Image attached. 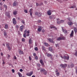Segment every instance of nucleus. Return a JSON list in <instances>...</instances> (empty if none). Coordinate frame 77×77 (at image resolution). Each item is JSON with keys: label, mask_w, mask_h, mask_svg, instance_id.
Masks as SVG:
<instances>
[{"label": "nucleus", "mask_w": 77, "mask_h": 77, "mask_svg": "<svg viewBox=\"0 0 77 77\" xmlns=\"http://www.w3.org/2000/svg\"><path fill=\"white\" fill-rule=\"evenodd\" d=\"M32 14H33V11H32V12H30V14L31 17H32Z\"/></svg>", "instance_id": "nucleus-41"}, {"label": "nucleus", "mask_w": 77, "mask_h": 77, "mask_svg": "<svg viewBox=\"0 0 77 77\" xmlns=\"http://www.w3.org/2000/svg\"><path fill=\"white\" fill-rule=\"evenodd\" d=\"M5 15H6V16H8V18H10V15L8 14V15H7V14H5Z\"/></svg>", "instance_id": "nucleus-44"}, {"label": "nucleus", "mask_w": 77, "mask_h": 77, "mask_svg": "<svg viewBox=\"0 0 77 77\" xmlns=\"http://www.w3.org/2000/svg\"><path fill=\"white\" fill-rule=\"evenodd\" d=\"M57 23V24H60V23H61V22L60 21H58Z\"/></svg>", "instance_id": "nucleus-45"}, {"label": "nucleus", "mask_w": 77, "mask_h": 77, "mask_svg": "<svg viewBox=\"0 0 77 77\" xmlns=\"http://www.w3.org/2000/svg\"><path fill=\"white\" fill-rule=\"evenodd\" d=\"M39 13L36 12H35V15H37V16L38 15V14Z\"/></svg>", "instance_id": "nucleus-32"}, {"label": "nucleus", "mask_w": 77, "mask_h": 77, "mask_svg": "<svg viewBox=\"0 0 77 77\" xmlns=\"http://www.w3.org/2000/svg\"><path fill=\"white\" fill-rule=\"evenodd\" d=\"M60 66L62 67L63 68H66L67 66V65H66V64H61Z\"/></svg>", "instance_id": "nucleus-5"}, {"label": "nucleus", "mask_w": 77, "mask_h": 77, "mask_svg": "<svg viewBox=\"0 0 77 77\" xmlns=\"http://www.w3.org/2000/svg\"><path fill=\"white\" fill-rule=\"evenodd\" d=\"M22 23L23 24H24V20H22Z\"/></svg>", "instance_id": "nucleus-63"}, {"label": "nucleus", "mask_w": 77, "mask_h": 77, "mask_svg": "<svg viewBox=\"0 0 77 77\" xmlns=\"http://www.w3.org/2000/svg\"><path fill=\"white\" fill-rule=\"evenodd\" d=\"M56 74L57 75H59V72H57L56 73Z\"/></svg>", "instance_id": "nucleus-56"}, {"label": "nucleus", "mask_w": 77, "mask_h": 77, "mask_svg": "<svg viewBox=\"0 0 77 77\" xmlns=\"http://www.w3.org/2000/svg\"><path fill=\"white\" fill-rule=\"evenodd\" d=\"M42 30V27L41 26H38V31L39 32H40V31H41Z\"/></svg>", "instance_id": "nucleus-11"}, {"label": "nucleus", "mask_w": 77, "mask_h": 77, "mask_svg": "<svg viewBox=\"0 0 77 77\" xmlns=\"http://www.w3.org/2000/svg\"><path fill=\"white\" fill-rule=\"evenodd\" d=\"M44 32H45V30H44V29H42V32L44 33Z\"/></svg>", "instance_id": "nucleus-64"}, {"label": "nucleus", "mask_w": 77, "mask_h": 77, "mask_svg": "<svg viewBox=\"0 0 77 77\" xmlns=\"http://www.w3.org/2000/svg\"><path fill=\"white\" fill-rule=\"evenodd\" d=\"M16 28H17V29H18V28H19V26L18 25H16Z\"/></svg>", "instance_id": "nucleus-47"}, {"label": "nucleus", "mask_w": 77, "mask_h": 77, "mask_svg": "<svg viewBox=\"0 0 77 77\" xmlns=\"http://www.w3.org/2000/svg\"><path fill=\"white\" fill-rule=\"evenodd\" d=\"M38 57L35 56V59L36 60H38Z\"/></svg>", "instance_id": "nucleus-42"}, {"label": "nucleus", "mask_w": 77, "mask_h": 77, "mask_svg": "<svg viewBox=\"0 0 77 77\" xmlns=\"http://www.w3.org/2000/svg\"><path fill=\"white\" fill-rule=\"evenodd\" d=\"M24 28V25H22L20 27L19 30L21 32H23V30Z\"/></svg>", "instance_id": "nucleus-4"}, {"label": "nucleus", "mask_w": 77, "mask_h": 77, "mask_svg": "<svg viewBox=\"0 0 77 77\" xmlns=\"http://www.w3.org/2000/svg\"><path fill=\"white\" fill-rule=\"evenodd\" d=\"M7 56H8V57H7L8 59H9V58H10V57H11V55H9V54H8Z\"/></svg>", "instance_id": "nucleus-29"}, {"label": "nucleus", "mask_w": 77, "mask_h": 77, "mask_svg": "<svg viewBox=\"0 0 77 77\" xmlns=\"http://www.w3.org/2000/svg\"><path fill=\"white\" fill-rule=\"evenodd\" d=\"M61 57V58L62 59H63V58L64 59H66V56H64L63 57L62 56H60Z\"/></svg>", "instance_id": "nucleus-18"}, {"label": "nucleus", "mask_w": 77, "mask_h": 77, "mask_svg": "<svg viewBox=\"0 0 77 77\" xmlns=\"http://www.w3.org/2000/svg\"><path fill=\"white\" fill-rule=\"evenodd\" d=\"M2 61H3L2 64H3V65L5 63V62H4V60H3Z\"/></svg>", "instance_id": "nucleus-59"}, {"label": "nucleus", "mask_w": 77, "mask_h": 77, "mask_svg": "<svg viewBox=\"0 0 77 77\" xmlns=\"http://www.w3.org/2000/svg\"><path fill=\"white\" fill-rule=\"evenodd\" d=\"M48 40L49 41V42H52V43H54V42L53 41V39H51V38H48Z\"/></svg>", "instance_id": "nucleus-10"}, {"label": "nucleus", "mask_w": 77, "mask_h": 77, "mask_svg": "<svg viewBox=\"0 0 77 77\" xmlns=\"http://www.w3.org/2000/svg\"><path fill=\"white\" fill-rule=\"evenodd\" d=\"M4 35V36H6V35H7V34H6V32H5Z\"/></svg>", "instance_id": "nucleus-52"}, {"label": "nucleus", "mask_w": 77, "mask_h": 77, "mask_svg": "<svg viewBox=\"0 0 77 77\" xmlns=\"http://www.w3.org/2000/svg\"><path fill=\"white\" fill-rule=\"evenodd\" d=\"M48 57H51L52 56V55L51 54H48L47 55Z\"/></svg>", "instance_id": "nucleus-25"}, {"label": "nucleus", "mask_w": 77, "mask_h": 77, "mask_svg": "<svg viewBox=\"0 0 77 77\" xmlns=\"http://www.w3.org/2000/svg\"><path fill=\"white\" fill-rule=\"evenodd\" d=\"M19 54H24V53L22 51H19Z\"/></svg>", "instance_id": "nucleus-23"}, {"label": "nucleus", "mask_w": 77, "mask_h": 77, "mask_svg": "<svg viewBox=\"0 0 77 77\" xmlns=\"http://www.w3.org/2000/svg\"><path fill=\"white\" fill-rule=\"evenodd\" d=\"M27 30H26L24 31V34H23V37L24 38H26V36H27Z\"/></svg>", "instance_id": "nucleus-6"}, {"label": "nucleus", "mask_w": 77, "mask_h": 77, "mask_svg": "<svg viewBox=\"0 0 77 77\" xmlns=\"http://www.w3.org/2000/svg\"><path fill=\"white\" fill-rule=\"evenodd\" d=\"M29 60H32V58H31V57L30 56L29 57Z\"/></svg>", "instance_id": "nucleus-49"}, {"label": "nucleus", "mask_w": 77, "mask_h": 77, "mask_svg": "<svg viewBox=\"0 0 77 77\" xmlns=\"http://www.w3.org/2000/svg\"><path fill=\"white\" fill-rule=\"evenodd\" d=\"M40 69L41 72H43L45 75H47V71L45 69L43 68H41Z\"/></svg>", "instance_id": "nucleus-1"}, {"label": "nucleus", "mask_w": 77, "mask_h": 77, "mask_svg": "<svg viewBox=\"0 0 77 77\" xmlns=\"http://www.w3.org/2000/svg\"><path fill=\"white\" fill-rule=\"evenodd\" d=\"M37 65L38 66V67H40L41 66V64H40L39 63H37Z\"/></svg>", "instance_id": "nucleus-34"}, {"label": "nucleus", "mask_w": 77, "mask_h": 77, "mask_svg": "<svg viewBox=\"0 0 77 77\" xmlns=\"http://www.w3.org/2000/svg\"><path fill=\"white\" fill-rule=\"evenodd\" d=\"M12 71L13 73H14V72H15V70L14 69H12Z\"/></svg>", "instance_id": "nucleus-53"}, {"label": "nucleus", "mask_w": 77, "mask_h": 77, "mask_svg": "<svg viewBox=\"0 0 77 77\" xmlns=\"http://www.w3.org/2000/svg\"><path fill=\"white\" fill-rule=\"evenodd\" d=\"M67 24L69 26H72V25L73 23H72V22L71 21V22H68L67 23Z\"/></svg>", "instance_id": "nucleus-12"}, {"label": "nucleus", "mask_w": 77, "mask_h": 77, "mask_svg": "<svg viewBox=\"0 0 77 77\" xmlns=\"http://www.w3.org/2000/svg\"><path fill=\"white\" fill-rule=\"evenodd\" d=\"M55 45L56 47H59V44H56Z\"/></svg>", "instance_id": "nucleus-57"}, {"label": "nucleus", "mask_w": 77, "mask_h": 77, "mask_svg": "<svg viewBox=\"0 0 77 77\" xmlns=\"http://www.w3.org/2000/svg\"><path fill=\"white\" fill-rule=\"evenodd\" d=\"M61 23H64V20H61Z\"/></svg>", "instance_id": "nucleus-51"}, {"label": "nucleus", "mask_w": 77, "mask_h": 77, "mask_svg": "<svg viewBox=\"0 0 77 77\" xmlns=\"http://www.w3.org/2000/svg\"><path fill=\"white\" fill-rule=\"evenodd\" d=\"M42 48L44 51H45V48L44 46H42Z\"/></svg>", "instance_id": "nucleus-30"}, {"label": "nucleus", "mask_w": 77, "mask_h": 77, "mask_svg": "<svg viewBox=\"0 0 77 77\" xmlns=\"http://www.w3.org/2000/svg\"><path fill=\"white\" fill-rule=\"evenodd\" d=\"M35 51H38V48L36 47L35 48Z\"/></svg>", "instance_id": "nucleus-43"}, {"label": "nucleus", "mask_w": 77, "mask_h": 77, "mask_svg": "<svg viewBox=\"0 0 77 77\" xmlns=\"http://www.w3.org/2000/svg\"><path fill=\"white\" fill-rule=\"evenodd\" d=\"M26 33H27V34H29L30 33V30H28L27 32V31H26Z\"/></svg>", "instance_id": "nucleus-50"}, {"label": "nucleus", "mask_w": 77, "mask_h": 77, "mask_svg": "<svg viewBox=\"0 0 77 77\" xmlns=\"http://www.w3.org/2000/svg\"><path fill=\"white\" fill-rule=\"evenodd\" d=\"M29 43L30 44H32V41L31 38H29Z\"/></svg>", "instance_id": "nucleus-14"}, {"label": "nucleus", "mask_w": 77, "mask_h": 77, "mask_svg": "<svg viewBox=\"0 0 77 77\" xmlns=\"http://www.w3.org/2000/svg\"><path fill=\"white\" fill-rule=\"evenodd\" d=\"M36 6H40V4H38V3H36Z\"/></svg>", "instance_id": "nucleus-39"}, {"label": "nucleus", "mask_w": 77, "mask_h": 77, "mask_svg": "<svg viewBox=\"0 0 77 77\" xmlns=\"http://www.w3.org/2000/svg\"><path fill=\"white\" fill-rule=\"evenodd\" d=\"M47 13L48 15H51V10H49L48 11Z\"/></svg>", "instance_id": "nucleus-13"}, {"label": "nucleus", "mask_w": 77, "mask_h": 77, "mask_svg": "<svg viewBox=\"0 0 77 77\" xmlns=\"http://www.w3.org/2000/svg\"><path fill=\"white\" fill-rule=\"evenodd\" d=\"M76 72L77 74V67L75 68Z\"/></svg>", "instance_id": "nucleus-60"}, {"label": "nucleus", "mask_w": 77, "mask_h": 77, "mask_svg": "<svg viewBox=\"0 0 77 77\" xmlns=\"http://www.w3.org/2000/svg\"><path fill=\"white\" fill-rule=\"evenodd\" d=\"M74 65L73 64H71L70 65H68V68H73V67H74Z\"/></svg>", "instance_id": "nucleus-9"}, {"label": "nucleus", "mask_w": 77, "mask_h": 77, "mask_svg": "<svg viewBox=\"0 0 77 77\" xmlns=\"http://www.w3.org/2000/svg\"><path fill=\"white\" fill-rule=\"evenodd\" d=\"M39 6H42V5H43V3H41L40 4H39Z\"/></svg>", "instance_id": "nucleus-62"}, {"label": "nucleus", "mask_w": 77, "mask_h": 77, "mask_svg": "<svg viewBox=\"0 0 77 77\" xmlns=\"http://www.w3.org/2000/svg\"><path fill=\"white\" fill-rule=\"evenodd\" d=\"M7 48L9 51H10V50H11V48L10 46H8L7 47Z\"/></svg>", "instance_id": "nucleus-26"}, {"label": "nucleus", "mask_w": 77, "mask_h": 77, "mask_svg": "<svg viewBox=\"0 0 77 77\" xmlns=\"http://www.w3.org/2000/svg\"><path fill=\"white\" fill-rule=\"evenodd\" d=\"M13 23L14 24H17V21H16L15 18H14L13 19Z\"/></svg>", "instance_id": "nucleus-7"}, {"label": "nucleus", "mask_w": 77, "mask_h": 77, "mask_svg": "<svg viewBox=\"0 0 77 77\" xmlns=\"http://www.w3.org/2000/svg\"><path fill=\"white\" fill-rule=\"evenodd\" d=\"M70 37H73L74 36V31H72L71 34L70 35Z\"/></svg>", "instance_id": "nucleus-8"}, {"label": "nucleus", "mask_w": 77, "mask_h": 77, "mask_svg": "<svg viewBox=\"0 0 77 77\" xmlns=\"http://www.w3.org/2000/svg\"><path fill=\"white\" fill-rule=\"evenodd\" d=\"M63 31L64 33H67V31L66 29H63Z\"/></svg>", "instance_id": "nucleus-19"}, {"label": "nucleus", "mask_w": 77, "mask_h": 77, "mask_svg": "<svg viewBox=\"0 0 77 77\" xmlns=\"http://www.w3.org/2000/svg\"><path fill=\"white\" fill-rule=\"evenodd\" d=\"M38 17H40L42 16V13L39 12L38 14Z\"/></svg>", "instance_id": "nucleus-16"}, {"label": "nucleus", "mask_w": 77, "mask_h": 77, "mask_svg": "<svg viewBox=\"0 0 77 77\" xmlns=\"http://www.w3.org/2000/svg\"><path fill=\"white\" fill-rule=\"evenodd\" d=\"M32 11H33V9H30L29 12H32Z\"/></svg>", "instance_id": "nucleus-36"}, {"label": "nucleus", "mask_w": 77, "mask_h": 77, "mask_svg": "<svg viewBox=\"0 0 77 77\" xmlns=\"http://www.w3.org/2000/svg\"><path fill=\"white\" fill-rule=\"evenodd\" d=\"M5 28L7 29H8V24H6L5 26Z\"/></svg>", "instance_id": "nucleus-21"}, {"label": "nucleus", "mask_w": 77, "mask_h": 77, "mask_svg": "<svg viewBox=\"0 0 77 77\" xmlns=\"http://www.w3.org/2000/svg\"><path fill=\"white\" fill-rule=\"evenodd\" d=\"M49 18L50 20H52L53 19V16H50L49 17Z\"/></svg>", "instance_id": "nucleus-33"}, {"label": "nucleus", "mask_w": 77, "mask_h": 77, "mask_svg": "<svg viewBox=\"0 0 77 77\" xmlns=\"http://www.w3.org/2000/svg\"><path fill=\"white\" fill-rule=\"evenodd\" d=\"M23 69H20V72H23Z\"/></svg>", "instance_id": "nucleus-58"}, {"label": "nucleus", "mask_w": 77, "mask_h": 77, "mask_svg": "<svg viewBox=\"0 0 77 77\" xmlns=\"http://www.w3.org/2000/svg\"><path fill=\"white\" fill-rule=\"evenodd\" d=\"M20 77H22V75L20 72H18V73Z\"/></svg>", "instance_id": "nucleus-27"}, {"label": "nucleus", "mask_w": 77, "mask_h": 77, "mask_svg": "<svg viewBox=\"0 0 77 77\" xmlns=\"http://www.w3.org/2000/svg\"><path fill=\"white\" fill-rule=\"evenodd\" d=\"M38 23H41V20H39L38 21Z\"/></svg>", "instance_id": "nucleus-46"}, {"label": "nucleus", "mask_w": 77, "mask_h": 77, "mask_svg": "<svg viewBox=\"0 0 77 77\" xmlns=\"http://www.w3.org/2000/svg\"><path fill=\"white\" fill-rule=\"evenodd\" d=\"M76 8V7L75 6V5H74L73 6H72L71 7H69V8Z\"/></svg>", "instance_id": "nucleus-17"}, {"label": "nucleus", "mask_w": 77, "mask_h": 77, "mask_svg": "<svg viewBox=\"0 0 77 77\" xmlns=\"http://www.w3.org/2000/svg\"><path fill=\"white\" fill-rule=\"evenodd\" d=\"M17 14V11H14L13 12V14L14 15H16Z\"/></svg>", "instance_id": "nucleus-24"}, {"label": "nucleus", "mask_w": 77, "mask_h": 77, "mask_svg": "<svg viewBox=\"0 0 77 77\" xmlns=\"http://www.w3.org/2000/svg\"><path fill=\"white\" fill-rule=\"evenodd\" d=\"M40 62L41 63L42 65V66H43V65H44V63L43 62V61H42V60H40Z\"/></svg>", "instance_id": "nucleus-15"}, {"label": "nucleus", "mask_w": 77, "mask_h": 77, "mask_svg": "<svg viewBox=\"0 0 77 77\" xmlns=\"http://www.w3.org/2000/svg\"><path fill=\"white\" fill-rule=\"evenodd\" d=\"M75 56H77V51L75 52Z\"/></svg>", "instance_id": "nucleus-54"}, {"label": "nucleus", "mask_w": 77, "mask_h": 77, "mask_svg": "<svg viewBox=\"0 0 77 77\" xmlns=\"http://www.w3.org/2000/svg\"><path fill=\"white\" fill-rule=\"evenodd\" d=\"M22 41H23V42H25V39L24 38H22Z\"/></svg>", "instance_id": "nucleus-40"}, {"label": "nucleus", "mask_w": 77, "mask_h": 77, "mask_svg": "<svg viewBox=\"0 0 77 77\" xmlns=\"http://www.w3.org/2000/svg\"><path fill=\"white\" fill-rule=\"evenodd\" d=\"M69 56L66 57V59L67 60H69Z\"/></svg>", "instance_id": "nucleus-48"}, {"label": "nucleus", "mask_w": 77, "mask_h": 77, "mask_svg": "<svg viewBox=\"0 0 77 77\" xmlns=\"http://www.w3.org/2000/svg\"><path fill=\"white\" fill-rule=\"evenodd\" d=\"M6 45L7 47H9V43H7L6 44Z\"/></svg>", "instance_id": "nucleus-37"}, {"label": "nucleus", "mask_w": 77, "mask_h": 77, "mask_svg": "<svg viewBox=\"0 0 77 77\" xmlns=\"http://www.w3.org/2000/svg\"><path fill=\"white\" fill-rule=\"evenodd\" d=\"M13 5L14 6H15L17 5V2L16 1H14L13 4Z\"/></svg>", "instance_id": "nucleus-22"}, {"label": "nucleus", "mask_w": 77, "mask_h": 77, "mask_svg": "<svg viewBox=\"0 0 77 77\" xmlns=\"http://www.w3.org/2000/svg\"><path fill=\"white\" fill-rule=\"evenodd\" d=\"M44 44L45 46L47 47V46H48V44L45 42L44 43Z\"/></svg>", "instance_id": "nucleus-28"}, {"label": "nucleus", "mask_w": 77, "mask_h": 77, "mask_svg": "<svg viewBox=\"0 0 77 77\" xmlns=\"http://www.w3.org/2000/svg\"><path fill=\"white\" fill-rule=\"evenodd\" d=\"M33 55L34 56H36V53H33Z\"/></svg>", "instance_id": "nucleus-55"}, {"label": "nucleus", "mask_w": 77, "mask_h": 77, "mask_svg": "<svg viewBox=\"0 0 77 77\" xmlns=\"http://www.w3.org/2000/svg\"><path fill=\"white\" fill-rule=\"evenodd\" d=\"M49 50L50 51H52L53 50L52 48H51V47L49 48Z\"/></svg>", "instance_id": "nucleus-31"}, {"label": "nucleus", "mask_w": 77, "mask_h": 77, "mask_svg": "<svg viewBox=\"0 0 77 77\" xmlns=\"http://www.w3.org/2000/svg\"><path fill=\"white\" fill-rule=\"evenodd\" d=\"M4 7H5V8L6 9H7V6L6 5H4Z\"/></svg>", "instance_id": "nucleus-61"}, {"label": "nucleus", "mask_w": 77, "mask_h": 77, "mask_svg": "<svg viewBox=\"0 0 77 77\" xmlns=\"http://www.w3.org/2000/svg\"><path fill=\"white\" fill-rule=\"evenodd\" d=\"M74 31L75 32V33H77V28H74Z\"/></svg>", "instance_id": "nucleus-20"}, {"label": "nucleus", "mask_w": 77, "mask_h": 77, "mask_svg": "<svg viewBox=\"0 0 77 77\" xmlns=\"http://www.w3.org/2000/svg\"><path fill=\"white\" fill-rule=\"evenodd\" d=\"M32 74H33V71H31L26 73V75H28V76H31Z\"/></svg>", "instance_id": "nucleus-2"}, {"label": "nucleus", "mask_w": 77, "mask_h": 77, "mask_svg": "<svg viewBox=\"0 0 77 77\" xmlns=\"http://www.w3.org/2000/svg\"><path fill=\"white\" fill-rule=\"evenodd\" d=\"M24 11L25 13H26V14H27V10H24Z\"/></svg>", "instance_id": "nucleus-35"}, {"label": "nucleus", "mask_w": 77, "mask_h": 77, "mask_svg": "<svg viewBox=\"0 0 77 77\" xmlns=\"http://www.w3.org/2000/svg\"><path fill=\"white\" fill-rule=\"evenodd\" d=\"M51 28L52 29H53V28H55V30H56V29H57V28H55V27H54V26H52V27H51Z\"/></svg>", "instance_id": "nucleus-38"}, {"label": "nucleus", "mask_w": 77, "mask_h": 77, "mask_svg": "<svg viewBox=\"0 0 77 77\" xmlns=\"http://www.w3.org/2000/svg\"><path fill=\"white\" fill-rule=\"evenodd\" d=\"M65 38V37H59L57 38V40L58 41H60V40H64Z\"/></svg>", "instance_id": "nucleus-3"}]
</instances>
